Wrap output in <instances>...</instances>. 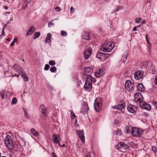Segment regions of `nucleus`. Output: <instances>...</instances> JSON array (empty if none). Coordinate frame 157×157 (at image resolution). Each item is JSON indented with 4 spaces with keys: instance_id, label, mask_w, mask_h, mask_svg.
<instances>
[{
    "instance_id": "f257e3e1",
    "label": "nucleus",
    "mask_w": 157,
    "mask_h": 157,
    "mask_svg": "<svg viewBox=\"0 0 157 157\" xmlns=\"http://www.w3.org/2000/svg\"><path fill=\"white\" fill-rule=\"evenodd\" d=\"M114 46V43L108 42L102 45L100 47V49L103 52H109L113 49Z\"/></svg>"
},
{
    "instance_id": "f03ea898",
    "label": "nucleus",
    "mask_w": 157,
    "mask_h": 157,
    "mask_svg": "<svg viewBox=\"0 0 157 157\" xmlns=\"http://www.w3.org/2000/svg\"><path fill=\"white\" fill-rule=\"evenodd\" d=\"M95 80V79L91 76H90L87 77L84 86L86 90L89 91L91 89L92 87V82H94Z\"/></svg>"
},
{
    "instance_id": "7ed1b4c3",
    "label": "nucleus",
    "mask_w": 157,
    "mask_h": 157,
    "mask_svg": "<svg viewBox=\"0 0 157 157\" xmlns=\"http://www.w3.org/2000/svg\"><path fill=\"white\" fill-rule=\"evenodd\" d=\"M102 101L101 98L98 97L96 98L94 104V107L97 112H99L101 109L102 105Z\"/></svg>"
},
{
    "instance_id": "20e7f679",
    "label": "nucleus",
    "mask_w": 157,
    "mask_h": 157,
    "mask_svg": "<svg viewBox=\"0 0 157 157\" xmlns=\"http://www.w3.org/2000/svg\"><path fill=\"white\" fill-rule=\"evenodd\" d=\"M5 144L6 147L10 150H12L13 147V141L10 136L7 135L5 139Z\"/></svg>"
},
{
    "instance_id": "39448f33",
    "label": "nucleus",
    "mask_w": 157,
    "mask_h": 157,
    "mask_svg": "<svg viewBox=\"0 0 157 157\" xmlns=\"http://www.w3.org/2000/svg\"><path fill=\"white\" fill-rule=\"evenodd\" d=\"M125 89L130 92H132L135 87L134 84L130 80H127L125 84Z\"/></svg>"
},
{
    "instance_id": "423d86ee",
    "label": "nucleus",
    "mask_w": 157,
    "mask_h": 157,
    "mask_svg": "<svg viewBox=\"0 0 157 157\" xmlns=\"http://www.w3.org/2000/svg\"><path fill=\"white\" fill-rule=\"evenodd\" d=\"M131 132L132 135L134 137H140L143 133V131L140 128H138L135 127L132 128Z\"/></svg>"
},
{
    "instance_id": "0eeeda50",
    "label": "nucleus",
    "mask_w": 157,
    "mask_h": 157,
    "mask_svg": "<svg viewBox=\"0 0 157 157\" xmlns=\"http://www.w3.org/2000/svg\"><path fill=\"white\" fill-rule=\"evenodd\" d=\"M117 149H120L122 152H126L129 149L128 146L124 143H119L116 146Z\"/></svg>"
},
{
    "instance_id": "6e6552de",
    "label": "nucleus",
    "mask_w": 157,
    "mask_h": 157,
    "mask_svg": "<svg viewBox=\"0 0 157 157\" xmlns=\"http://www.w3.org/2000/svg\"><path fill=\"white\" fill-rule=\"evenodd\" d=\"M105 70L104 68H101L96 70L94 72L95 75L97 77H100L105 74Z\"/></svg>"
},
{
    "instance_id": "1a4fd4ad",
    "label": "nucleus",
    "mask_w": 157,
    "mask_h": 157,
    "mask_svg": "<svg viewBox=\"0 0 157 157\" xmlns=\"http://www.w3.org/2000/svg\"><path fill=\"white\" fill-rule=\"evenodd\" d=\"M140 105L142 108L147 110H150L151 109V106L150 105L144 101L140 102Z\"/></svg>"
},
{
    "instance_id": "9d476101",
    "label": "nucleus",
    "mask_w": 157,
    "mask_h": 157,
    "mask_svg": "<svg viewBox=\"0 0 157 157\" xmlns=\"http://www.w3.org/2000/svg\"><path fill=\"white\" fill-rule=\"evenodd\" d=\"M127 109L129 112L133 113H136L138 109L136 106L132 104H129L128 106Z\"/></svg>"
},
{
    "instance_id": "9b49d317",
    "label": "nucleus",
    "mask_w": 157,
    "mask_h": 157,
    "mask_svg": "<svg viewBox=\"0 0 157 157\" xmlns=\"http://www.w3.org/2000/svg\"><path fill=\"white\" fill-rule=\"evenodd\" d=\"M143 97L140 93H136L134 95V101L136 102H139L142 101Z\"/></svg>"
},
{
    "instance_id": "f8f14e48",
    "label": "nucleus",
    "mask_w": 157,
    "mask_h": 157,
    "mask_svg": "<svg viewBox=\"0 0 157 157\" xmlns=\"http://www.w3.org/2000/svg\"><path fill=\"white\" fill-rule=\"evenodd\" d=\"M144 72L142 71H137L134 74V78L136 80H140L141 78L144 75Z\"/></svg>"
},
{
    "instance_id": "ddd939ff",
    "label": "nucleus",
    "mask_w": 157,
    "mask_h": 157,
    "mask_svg": "<svg viewBox=\"0 0 157 157\" xmlns=\"http://www.w3.org/2000/svg\"><path fill=\"white\" fill-rule=\"evenodd\" d=\"M92 52V49L91 48H87L84 52V58L85 59H87L90 56Z\"/></svg>"
},
{
    "instance_id": "4468645a",
    "label": "nucleus",
    "mask_w": 157,
    "mask_h": 157,
    "mask_svg": "<svg viewBox=\"0 0 157 157\" xmlns=\"http://www.w3.org/2000/svg\"><path fill=\"white\" fill-rule=\"evenodd\" d=\"M13 68L19 74H21V75H22L23 73H25L23 69L17 65L15 64L13 66Z\"/></svg>"
},
{
    "instance_id": "2eb2a0df",
    "label": "nucleus",
    "mask_w": 157,
    "mask_h": 157,
    "mask_svg": "<svg viewBox=\"0 0 157 157\" xmlns=\"http://www.w3.org/2000/svg\"><path fill=\"white\" fill-rule=\"evenodd\" d=\"M52 137L53 141L55 144H58L59 146H62L60 144L59 141L61 140V139L59 136L56 135H53L52 136Z\"/></svg>"
},
{
    "instance_id": "dca6fc26",
    "label": "nucleus",
    "mask_w": 157,
    "mask_h": 157,
    "mask_svg": "<svg viewBox=\"0 0 157 157\" xmlns=\"http://www.w3.org/2000/svg\"><path fill=\"white\" fill-rule=\"evenodd\" d=\"M78 135L79 138L83 142H85V137L83 132L81 130H79L78 131Z\"/></svg>"
},
{
    "instance_id": "f3484780",
    "label": "nucleus",
    "mask_w": 157,
    "mask_h": 157,
    "mask_svg": "<svg viewBox=\"0 0 157 157\" xmlns=\"http://www.w3.org/2000/svg\"><path fill=\"white\" fill-rule=\"evenodd\" d=\"M35 28L33 26H31L28 30L27 33H26L27 36L30 35L32 34L35 31Z\"/></svg>"
},
{
    "instance_id": "a211bd4d",
    "label": "nucleus",
    "mask_w": 157,
    "mask_h": 157,
    "mask_svg": "<svg viewBox=\"0 0 157 157\" xmlns=\"http://www.w3.org/2000/svg\"><path fill=\"white\" fill-rule=\"evenodd\" d=\"M137 89L140 92L143 91L144 90V87L143 84L141 83H139L137 86Z\"/></svg>"
},
{
    "instance_id": "6ab92c4d",
    "label": "nucleus",
    "mask_w": 157,
    "mask_h": 157,
    "mask_svg": "<svg viewBox=\"0 0 157 157\" xmlns=\"http://www.w3.org/2000/svg\"><path fill=\"white\" fill-rule=\"evenodd\" d=\"M124 107V104H120L113 107L114 109H116L118 110H121Z\"/></svg>"
},
{
    "instance_id": "aec40b11",
    "label": "nucleus",
    "mask_w": 157,
    "mask_h": 157,
    "mask_svg": "<svg viewBox=\"0 0 157 157\" xmlns=\"http://www.w3.org/2000/svg\"><path fill=\"white\" fill-rule=\"evenodd\" d=\"M40 109L41 110V112L46 115L47 111L46 109L45 108V106L44 105H41L40 106Z\"/></svg>"
},
{
    "instance_id": "412c9836",
    "label": "nucleus",
    "mask_w": 157,
    "mask_h": 157,
    "mask_svg": "<svg viewBox=\"0 0 157 157\" xmlns=\"http://www.w3.org/2000/svg\"><path fill=\"white\" fill-rule=\"evenodd\" d=\"M88 108L86 106H85L81 110V112L84 114H88Z\"/></svg>"
},
{
    "instance_id": "4be33fe9",
    "label": "nucleus",
    "mask_w": 157,
    "mask_h": 157,
    "mask_svg": "<svg viewBox=\"0 0 157 157\" xmlns=\"http://www.w3.org/2000/svg\"><path fill=\"white\" fill-rule=\"evenodd\" d=\"M52 34L48 33L47 35L46 38L45 40V41L48 43L49 42L51 41V37Z\"/></svg>"
},
{
    "instance_id": "5701e85b",
    "label": "nucleus",
    "mask_w": 157,
    "mask_h": 157,
    "mask_svg": "<svg viewBox=\"0 0 157 157\" xmlns=\"http://www.w3.org/2000/svg\"><path fill=\"white\" fill-rule=\"evenodd\" d=\"M131 127L127 126L125 128V132L127 134H128L131 132V130H132V128Z\"/></svg>"
},
{
    "instance_id": "b1692460",
    "label": "nucleus",
    "mask_w": 157,
    "mask_h": 157,
    "mask_svg": "<svg viewBox=\"0 0 157 157\" xmlns=\"http://www.w3.org/2000/svg\"><path fill=\"white\" fill-rule=\"evenodd\" d=\"M7 93L6 92H2L0 94V98L5 99L7 97Z\"/></svg>"
},
{
    "instance_id": "393cba45",
    "label": "nucleus",
    "mask_w": 157,
    "mask_h": 157,
    "mask_svg": "<svg viewBox=\"0 0 157 157\" xmlns=\"http://www.w3.org/2000/svg\"><path fill=\"white\" fill-rule=\"evenodd\" d=\"M105 54H106L99 52L97 54L96 57L100 59L101 58V56H103Z\"/></svg>"
},
{
    "instance_id": "a878e982",
    "label": "nucleus",
    "mask_w": 157,
    "mask_h": 157,
    "mask_svg": "<svg viewBox=\"0 0 157 157\" xmlns=\"http://www.w3.org/2000/svg\"><path fill=\"white\" fill-rule=\"evenodd\" d=\"M21 77L23 78L25 81L26 82L28 81V78L25 73H23L22 75H21Z\"/></svg>"
},
{
    "instance_id": "bb28decb",
    "label": "nucleus",
    "mask_w": 157,
    "mask_h": 157,
    "mask_svg": "<svg viewBox=\"0 0 157 157\" xmlns=\"http://www.w3.org/2000/svg\"><path fill=\"white\" fill-rule=\"evenodd\" d=\"M31 133L34 136H37L38 135V132H36L35 129H32L31 130Z\"/></svg>"
},
{
    "instance_id": "cd10ccee",
    "label": "nucleus",
    "mask_w": 157,
    "mask_h": 157,
    "mask_svg": "<svg viewBox=\"0 0 157 157\" xmlns=\"http://www.w3.org/2000/svg\"><path fill=\"white\" fill-rule=\"evenodd\" d=\"M40 35V33L39 32H37L35 33L34 35V36L33 37V39H36Z\"/></svg>"
},
{
    "instance_id": "c85d7f7f",
    "label": "nucleus",
    "mask_w": 157,
    "mask_h": 157,
    "mask_svg": "<svg viewBox=\"0 0 157 157\" xmlns=\"http://www.w3.org/2000/svg\"><path fill=\"white\" fill-rule=\"evenodd\" d=\"M114 133L117 136H120L121 135V130L119 129H117L116 131Z\"/></svg>"
},
{
    "instance_id": "c756f323",
    "label": "nucleus",
    "mask_w": 157,
    "mask_h": 157,
    "mask_svg": "<svg viewBox=\"0 0 157 157\" xmlns=\"http://www.w3.org/2000/svg\"><path fill=\"white\" fill-rule=\"evenodd\" d=\"M57 70L56 68L55 67H52L50 69V71L52 72H55Z\"/></svg>"
},
{
    "instance_id": "7c9ffc66",
    "label": "nucleus",
    "mask_w": 157,
    "mask_h": 157,
    "mask_svg": "<svg viewBox=\"0 0 157 157\" xmlns=\"http://www.w3.org/2000/svg\"><path fill=\"white\" fill-rule=\"evenodd\" d=\"M17 102V99L16 98H13L12 99V103L13 104H16Z\"/></svg>"
},
{
    "instance_id": "2f4dec72",
    "label": "nucleus",
    "mask_w": 157,
    "mask_h": 157,
    "mask_svg": "<svg viewBox=\"0 0 157 157\" xmlns=\"http://www.w3.org/2000/svg\"><path fill=\"white\" fill-rule=\"evenodd\" d=\"M24 112L25 117L27 118H29L30 117V116L29 115L28 113L25 110H24Z\"/></svg>"
},
{
    "instance_id": "473e14b6",
    "label": "nucleus",
    "mask_w": 157,
    "mask_h": 157,
    "mask_svg": "<svg viewBox=\"0 0 157 157\" xmlns=\"http://www.w3.org/2000/svg\"><path fill=\"white\" fill-rule=\"evenodd\" d=\"M49 64L52 66H54L55 65L56 63L53 60H50L49 62Z\"/></svg>"
},
{
    "instance_id": "72a5a7b5",
    "label": "nucleus",
    "mask_w": 157,
    "mask_h": 157,
    "mask_svg": "<svg viewBox=\"0 0 157 157\" xmlns=\"http://www.w3.org/2000/svg\"><path fill=\"white\" fill-rule=\"evenodd\" d=\"M17 40V39L15 38L14 39L13 41L10 44V45L12 46H13L15 42H16Z\"/></svg>"
},
{
    "instance_id": "f704fd0d",
    "label": "nucleus",
    "mask_w": 157,
    "mask_h": 157,
    "mask_svg": "<svg viewBox=\"0 0 157 157\" xmlns=\"http://www.w3.org/2000/svg\"><path fill=\"white\" fill-rule=\"evenodd\" d=\"M61 35L63 36H66L67 35V33L64 31H61Z\"/></svg>"
},
{
    "instance_id": "c9c22d12",
    "label": "nucleus",
    "mask_w": 157,
    "mask_h": 157,
    "mask_svg": "<svg viewBox=\"0 0 157 157\" xmlns=\"http://www.w3.org/2000/svg\"><path fill=\"white\" fill-rule=\"evenodd\" d=\"M85 70L86 72H90L91 71V68L90 67H86Z\"/></svg>"
},
{
    "instance_id": "e433bc0d",
    "label": "nucleus",
    "mask_w": 157,
    "mask_h": 157,
    "mask_svg": "<svg viewBox=\"0 0 157 157\" xmlns=\"http://www.w3.org/2000/svg\"><path fill=\"white\" fill-rule=\"evenodd\" d=\"M50 67L49 65L48 64H46L45 65V66L44 68V70L45 71L48 70L49 69V68Z\"/></svg>"
},
{
    "instance_id": "4c0bfd02",
    "label": "nucleus",
    "mask_w": 157,
    "mask_h": 157,
    "mask_svg": "<svg viewBox=\"0 0 157 157\" xmlns=\"http://www.w3.org/2000/svg\"><path fill=\"white\" fill-rule=\"evenodd\" d=\"M70 111L71 112V118L73 119L75 117V115L73 111L70 110Z\"/></svg>"
},
{
    "instance_id": "58836bf2",
    "label": "nucleus",
    "mask_w": 157,
    "mask_h": 157,
    "mask_svg": "<svg viewBox=\"0 0 157 157\" xmlns=\"http://www.w3.org/2000/svg\"><path fill=\"white\" fill-rule=\"evenodd\" d=\"M53 21L51 22H49L48 24V26L49 27H51L50 25H54V23L53 22Z\"/></svg>"
},
{
    "instance_id": "ea45409f",
    "label": "nucleus",
    "mask_w": 157,
    "mask_h": 157,
    "mask_svg": "<svg viewBox=\"0 0 157 157\" xmlns=\"http://www.w3.org/2000/svg\"><path fill=\"white\" fill-rule=\"evenodd\" d=\"M152 150L155 152H157V149L155 146L152 147Z\"/></svg>"
},
{
    "instance_id": "a19ab883",
    "label": "nucleus",
    "mask_w": 157,
    "mask_h": 157,
    "mask_svg": "<svg viewBox=\"0 0 157 157\" xmlns=\"http://www.w3.org/2000/svg\"><path fill=\"white\" fill-rule=\"evenodd\" d=\"M119 9H120V7L119 6H117L116 7L115 10H114L113 12H116L117 11H118L119 10Z\"/></svg>"
},
{
    "instance_id": "79ce46f5",
    "label": "nucleus",
    "mask_w": 157,
    "mask_h": 157,
    "mask_svg": "<svg viewBox=\"0 0 157 157\" xmlns=\"http://www.w3.org/2000/svg\"><path fill=\"white\" fill-rule=\"evenodd\" d=\"M55 10L57 12H59L61 10L60 8L58 6H57L55 8Z\"/></svg>"
},
{
    "instance_id": "37998d69",
    "label": "nucleus",
    "mask_w": 157,
    "mask_h": 157,
    "mask_svg": "<svg viewBox=\"0 0 157 157\" xmlns=\"http://www.w3.org/2000/svg\"><path fill=\"white\" fill-rule=\"evenodd\" d=\"M147 65H151V67H150V66H148V67H149V68H148V69H151V68L152 67H151V63H150V62H147Z\"/></svg>"
},
{
    "instance_id": "c03bdc74",
    "label": "nucleus",
    "mask_w": 157,
    "mask_h": 157,
    "mask_svg": "<svg viewBox=\"0 0 157 157\" xmlns=\"http://www.w3.org/2000/svg\"><path fill=\"white\" fill-rule=\"evenodd\" d=\"M75 9L72 6H71L70 8V11L71 13H74L75 12Z\"/></svg>"
},
{
    "instance_id": "a18cd8bd",
    "label": "nucleus",
    "mask_w": 157,
    "mask_h": 157,
    "mask_svg": "<svg viewBox=\"0 0 157 157\" xmlns=\"http://www.w3.org/2000/svg\"><path fill=\"white\" fill-rule=\"evenodd\" d=\"M154 83L155 85H157V76H156L155 78Z\"/></svg>"
},
{
    "instance_id": "49530a36",
    "label": "nucleus",
    "mask_w": 157,
    "mask_h": 157,
    "mask_svg": "<svg viewBox=\"0 0 157 157\" xmlns=\"http://www.w3.org/2000/svg\"><path fill=\"white\" fill-rule=\"evenodd\" d=\"M19 76V74H15L14 75H12L11 76L13 77L14 76H16L17 77H18Z\"/></svg>"
},
{
    "instance_id": "de8ad7c7",
    "label": "nucleus",
    "mask_w": 157,
    "mask_h": 157,
    "mask_svg": "<svg viewBox=\"0 0 157 157\" xmlns=\"http://www.w3.org/2000/svg\"><path fill=\"white\" fill-rule=\"evenodd\" d=\"M153 104L155 107L157 108V102H154L153 103Z\"/></svg>"
},
{
    "instance_id": "09e8293b",
    "label": "nucleus",
    "mask_w": 157,
    "mask_h": 157,
    "mask_svg": "<svg viewBox=\"0 0 157 157\" xmlns=\"http://www.w3.org/2000/svg\"><path fill=\"white\" fill-rule=\"evenodd\" d=\"M136 22L137 23H139V19L138 18H136Z\"/></svg>"
},
{
    "instance_id": "8fccbe9b",
    "label": "nucleus",
    "mask_w": 157,
    "mask_h": 157,
    "mask_svg": "<svg viewBox=\"0 0 157 157\" xmlns=\"http://www.w3.org/2000/svg\"><path fill=\"white\" fill-rule=\"evenodd\" d=\"M52 155L53 157H56V155L54 152H52Z\"/></svg>"
},
{
    "instance_id": "3c124183",
    "label": "nucleus",
    "mask_w": 157,
    "mask_h": 157,
    "mask_svg": "<svg viewBox=\"0 0 157 157\" xmlns=\"http://www.w3.org/2000/svg\"><path fill=\"white\" fill-rule=\"evenodd\" d=\"M8 72L7 71H6V72H5V75H6V76L7 77H9L10 76V75H7V73Z\"/></svg>"
},
{
    "instance_id": "603ef678",
    "label": "nucleus",
    "mask_w": 157,
    "mask_h": 157,
    "mask_svg": "<svg viewBox=\"0 0 157 157\" xmlns=\"http://www.w3.org/2000/svg\"><path fill=\"white\" fill-rule=\"evenodd\" d=\"M136 27H134L133 29V31H136Z\"/></svg>"
},
{
    "instance_id": "864d4df0",
    "label": "nucleus",
    "mask_w": 157,
    "mask_h": 157,
    "mask_svg": "<svg viewBox=\"0 0 157 157\" xmlns=\"http://www.w3.org/2000/svg\"><path fill=\"white\" fill-rule=\"evenodd\" d=\"M147 46L148 47H149V44H150V42L148 40H147Z\"/></svg>"
},
{
    "instance_id": "5fc2aeb1",
    "label": "nucleus",
    "mask_w": 157,
    "mask_h": 157,
    "mask_svg": "<svg viewBox=\"0 0 157 157\" xmlns=\"http://www.w3.org/2000/svg\"><path fill=\"white\" fill-rule=\"evenodd\" d=\"M145 38L146 40H148V36L147 34H146L145 35Z\"/></svg>"
},
{
    "instance_id": "6e6d98bb",
    "label": "nucleus",
    "mask_w": 157,
    "mask_h": 157,
    "mask_svg": "<svg viewBox=\"0 0 157 157\" xmlns=\"http://www.w3.org/2000/svg\"><path fill=\"white\" fill-rule=\"evenodd\" d=\"M142 22L143 24H144L146 22V21L145 20H143Z\"/></svg>"
},
{
    "instance_id": "4d7b16f0",
    "label": "nucleus",
    "mask_w": 157,
    "mask_h": 157,
    "mask_svg": "<svg viewBox=\"0 0 157 157\" xmlns=\"http://www.w3.org/2000/svg\"><path fill=\"white\" fill-rule=\"evenodd\" d=\"M4 29H2V34H4Z\"/></svg>"
},
{
    "instance_id": "13d9d810",
    "label": "nucleus",
    "mask_w": 157,
    "mask_h": 157,
    "mask_svg": "<svg viewBox=\"0 0 157 157\" xmlns=\"http://www.w3.org/2000/svg\"><path fill=\"white\" fill-rule=\"evenodd\" d=\"M8 8V7L7 6H5V9H6V10H7Z\"/></svg>"
},
{
    "instance_id": "bf43d9fd",
    "label": "nucleus",
    "mask_w": 157,
    "mask_h": 157,
    "mask_svg": "<svg viewBox=\"0 0 157 157\" xmlns=\"http://www.w3.org/2000/svg\"><path fill=\"white\" fill-rule=\"evenodd\" d=\"M6 40L8 41H10V39L9 38H7L6 39Z\"/></svg>"
},
{
    "instance_id": "052dcab7",
    "label": "nucleus",
    "mask_w": 157,
    "mask_h": 157,
    "mask_svg": "<svg viewBox=\"0 0 157 157\" xmlns=\"http://www.w3.org/2000/svg\"><path fill=\"white\" fill-rule=\"evenodd\" d=\"M141 27V25H138V26H137L136 27Z\"/></svg>"
},
{
    "instance_id": "680f3d73",
    "label": "nucleus",
    "mask_w": 157,
    "mask_h": 157,
    "mask_svg": "<svg viewBox=\"0 0 157 157\" xmlns=\"http://www.w3.org/2000/svg\"><path fill=\"white\" fill-rule=\"evenodd\" d=\"M139 19V21L140 20V21H141L142 18H140Z\"/></svg>"
},
{
    "instance_id": "e2e57ef3",
    "label": "nucleus",
    "mask_w": 157,
    "mask_h": 157,
    "mask_svg": "<svg viewBox=\"0 0 157 157\" xmlns=\"http://www.w3.org/2000/svg\"><path fill=\"white\" fill-rule=\"evenodd\" d=\"M151 47V44H149V47H148V48H150Z\"/></svg>"
},
{
    "instance_id": "0e129e2a",
    "label": "nucleus",
    "mask_w": 157,
    "mask_h": 157,
    "mask_svg": "<svg viewBox=\"0 0 157 157\" xmlns=\"http://www.w3.org/2000/svg\"><path fill=\"white\" fill-rule=\"evenodd\" d=\"M65 146V144H63V146H62V147H64Z\"/></svg>"
},
{
    "instance_id": "69168bd1",
    "label": "nucleus",
    "mask_w": 157,
    "mask_h": 157,
    "mask_svg": "<svg viewBox=\"0 0 157 157\" xmlns=\"http://www.w3.org/2000/svg\"><path fill=\"white\" fill-rule=\"evenodd\" d=\"M1 152H0V157H1Z\"/></svg>"
}]
</instances>
